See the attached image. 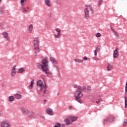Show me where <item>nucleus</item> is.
<instances>
[{"label":"nucleus","mask_w":127,"mask_h":127,"mask_svg":"<svg viewBox=\"0 0 127 127\" xmlns=\"http://www.w3.org/2000/svg\"><path fill=\"white\" fill-rule=\"evenodd\" d=\"M16 96H20V95H19L18 94H16Z\"/></svg>","instance_id":"46"},{"label":"nucleus","mask_w":127,"mask_h":127,"mask_svg":"<svg viewBox=\"0 0 127 127\" xmlns=\"http://www.w3.org/2000/svg\"><path fill=\"white\" fill-rule=\"evenodd\" d=\"M95 50L97 51V52H99V51H100V50H101V46H99L97 47Z\"/></svg>","instance_id":"30"},{"label":"nucleus","mask_w":127,"mask_h":127,"mask_svg":"<svg viewBox=\"0 0 127 127\" xmlns=\"http://www.w3.org/2000/svg\"><path fill=\"white\" fill-rule=\"evenodd\" d=\"M81 98H82L81 96H75V100L80 104H82V102L81 101Z\"/></svg>","instance_id":"16"},{"label":"nucleus","mask_w":127,"mask_h":127,"mask_svg":"<svg viewBox=\"0 0 127 127\" xmlns=\"http://www.w3.org/2000/svg\"><path fill=\"white\" fill-rule=\"evenodd\" d=\"M111 30L113 32V33L116 32V31L115 30V29L114 28H113L112 27H111Z\"/></svg>","instance_id":"39"},{"label":"nucleus","mask_w":127,"mask_h":127,"mask_svg":"<svg viewBox=\"0 0 127 127\" xmlns=\"http://www.w3.org/2000/svg\"><path fill=\"white\" fill-rule=\"evenodd\" d=\"M27 1V0H20L21 5H22V6H23L24 5H25V3Z\"/></svg>","instance_id":"23"},{"label":"nucleus","mask_w":127,"mask_h":127,"mask_svg":"<svg viewBox=\"0 0 127 127\" xmlns=\"http://www.w3.org/2000/svg\"><path fill=\"white\" fill-rule=\"evenodd\" d=\"M113 122H114V117H109L104 120L103 124H107V123H113Z\"/></svg>","instance_id":"8"},{"label":"nucleus","mask_w":127,"mask_h":127,"mask_svg":"<svg viewBox=\"0 0 127 127\" xmlns=\"http://www.w3.org/2000/svg\"><path fill=\"white\" fill-rule=\"evenodd\" d=\"M15 98L19 100L21 99V96H15Z\"/></svg>","instance_id":"35"},{"label":"nucleus","mask_w":127,"mask_h":127,"mask_svg":"<svg viewBox=\"0 0 127 127\" xmlns=\"http://www.w3.org/2000/svg\"><path fill=\"white\" fill-rule=\"evenodd\" d=\"M46 102H47L46 100H44V104H46Z\"/></svg>","instance_id":"44"},{"label":"nucleus","mask_w":127,"mask_h":127,"mask_svg":"<svg viewBox=\"0 0 127 127\" xmlns=\"http://www.w3.org/2000/svg\"><path fill=\"white\" fill-rule=\"evenodd\" d=\"M94 60H95L96 61H99V60H100V59L98 58H95Z\"/></svg>","instance_id":"38"},{"label":"nucleus","mask_w":127,"mask_h":127,"mask_svg":"<svg viewBox=\"0 0 127 127\" xmlns=\"http://www.w3.org/2000/svg\"><path fill=\"white\" fill-rule=\"evenodd\" d=\"M114 64L112 62H110L108 64L107 69L108 71H112L114 69Z\"/></svg>","instance_id":"11"},{"label":"nucleus","mask_w":127,"mask_h":127,"mask_svg":"<svg viewBox=\"0 0 127 127\" xmlns=\"http://www.w3.org/2000/svg\"><path fill=\"white\" fill-rule=\"evenodd\" d=\"M32 30H33V25L30 24L28 28L29 33H32Z\"/></svg>","instance_id":"19"},{"label":"nucleus","mask_w":127,"mask_h":127,"mask_svg":"<svg viewBox=\"0 0 127 127\" xmlns=\"http://www.w3.org/2000/svg\"><path fill=\"white\" fill-rule=\"evenodd\" d=\"M2 35L7 41H9V40H10V38H9V36H8V33L7 32L5 31L3 32Z\"/></svg>","instance_id":"12"},{"label":"nucleus","mask_w":127,"mask_h":127,"mask_svg":"<svg viewBox=\"0 0 127 127\" xmlns=\"http://www.w3.org/2000/svg\"><path fill=\"white\" fill-rule=\"evenodd\" d=\"M119 57V49H116L113 53V58L116 59Z\"/></svg>","instance_id":"13"},{"label":"nucleus","mask_w":127,"mask_h":127,"mask_svg":"<svg viewBox=\"0 0 127 127\" xmlns=\"http://www.w3.org/2000/svg\"><path fill=\"white\" fill-rule=\"evenodd\" d=\"M34 79H33L31 81V84L29 86V89H31L32 88H33V85H34Z\"/></svg>","instance_id":"20"},{"label":"nucleus","mask_w":127,"mask_h":127,"mask_svg":"<svg viewBox=\"0 0 127 127\" xmlns=\"http://www.w3.org/2000/svg\"><path fill=\"white\" fill-rule=\"evenodd\" d=\"M123 125L125 127H127V120L124 121L123 123Z\"/></svg>","instance_id":"36"},{"label":"nucleus","mask_w":127,"mask_h":127,"mask_svg":"<svg viewBox=\"0 0 127 127\" xmlns=\"http://www.w3.org/2000/svg\"><path fill=\"white\" fill-rule=\"evenodd\" d=\"M98 101H99V102H102V101H103V99L100 98V99L98 100Z\"/></svg>","instance_id":"42"},{"label":"nucleus","mask_w":127,"mask_h":127,"mask_svg":"<svg viewBox=\"0 0 127 127\" xmlns=\"http://www.w3.org/2000/svg\"><path fill=\"white\" fill-rule=\"evenodd\" d=\"M85 60H87V61H90V60H91V59L87 57H84L83 59L82 60V61H83V62H84V61H85Z\"/></svg>","instance_id":"27"},{"label":"nucleus","mask_w":127,"mask_h":127,"mask_svg":"<svg viewBox=\"0 0 127 127\" xmlns=\"http://www.w3.org/2000/svg\"><path fill=\"white\" fill-rule=\"evenodd\" d=\"M98 51H96V50L94 51V55L95 56H97V55H98L97 53H98Z\"/></svg>","instance_id":"37"},{"label":"nucleus","mask_w":127,"mask_h":127,"mask_svg":"<svg viewBox=\"0 0 127 127\" xmlns=\"http://www.w3.org/2000/svg\"><path fill=\"white\" fill-rule=\"evenodd\" d=\"M47 113L48 115H50V116H53V111H52V109H48L47 110Z\"/></svg>","instance_id":"18"},{"label":"nucleus","mask_w":127,"mask_h":127,"mask_svg":"<svg viewBox=\"0 0 127 127\" xmlns=\"http://www.w3.org/2000/svg\"><path fill=\"white\" fill-rule=\"evenodd\" d=\"M69 119H70L71 122H75L76 120H77V117H73V116H69Z\"/></svg>","instance_id":"21"},{"label":"nucleus","mask_w":127,"mask_h":127,"mask_svg":"<svg viewBox=\"0 0 127 127\" xmlns=\"http://www.w3.org/2000/svg\"><path fill=\"white\" fill-rule=\"evenodd\" d=\"M85 17L87 18L90 17V12H93V8L90 5H87L84 9Z\"/></svg>","instance_id":"5"},{"label":"nucleus","mask_w":127,"mask_h":127,"mask_svg":"<svg viewBox=\"0 0 127 127\" xmlns=\"http://www.w3.org/2000/svg\"><path fill=\"white\" fill-rule=\"evenodd\" d=\"M54 66H55L56 68H57L58 71H60L59 69H58V66H57V65H54Z\"/></svg>","instance_id":"40"},{"label":"nucleus","mask_w":127,"mask_h":127,"mask_svg":"<svg viewBox=\"0 0 127 127\" xmlns=\"http://www.w3.org/2000/svg\"><path fill=\"white\" fill-rule=\"evenodd\" d=\"M64 122L65 123V125L66 126H69V125H71V124H72L71 119H70L69 117L65 119Z\"/></svg>","instance_id":"14"},{"label":"nucleus","mask_w":127,"mask_h":127,"mask_svg":"<svg viewBox=\"0 0 127 127\" xmlns=\"http://www.w3.org/2000/svg\"><path fill=\"white\" fill-rule=\"evenodd\" d=\"M86 90L87 92H91L92 90V88H91V86H88Z\"/></svg>","instance_id":"29"},{"label":"nucleus","mask_w":127,"mask_h":127,"mask_svg":"<svg viewBox=\"0 0 127 127\" xmlns=\"http://www.w3.org/2000/svg\"><path fill=\"white\" fill-rule=\"evenodd\" d=\"M34 56L37 57L38 53L40 52V48H39V38H35L34 39Z\"/></svg>","instance_id":"2"},{"label":"nucleus","mask_w":127,"mask_h":127,"mask_svg":"<svg viewBox=\"0 0 127 127\" xmlns=\"http://www.w3.org/2000/svg\"><path fill=\"white\" fill-rule=\"evenodd\" d=\"M21 110L24 114L28 115L30 118H35V117H36V115L34 114L33 112H30L28 110L24 108H22Z\"/></svg>","instance_id":"6"},{"label":"nucleus","mask_w":127,"mask_h":127,"mask_svg":"<svg viewBox=\"0 0 127 127\" xmlns=\"http://www.w3.org/2000/svg\"><path fill=\"white\" fill-rule=\"evenodd\" d=\"M69 110H72V106L69 107Z\"/></svg>","instance_id":"43"},{"label":"nucleus","mask_w":127,"mask_h":127,"mask_svg":"<svg viewBox=\"0 0 127 127\" xmlns=\"http://www.w3.org/2000/svg\"><path fill=\"white\" fill-rule=\"evenodd\" d=\"M96 37H101L102 36V35L100 33H97L96 35Z\"/></svg>","instance_id":"31"},{"label":"nucleus","mask_w":127,"mask_h":127,"mask_svg":"<svg viewBox=\"0 0 127 127\" xmlns=\"http://www.w3.org/2000/svg\"><path fill=\"white\" fill-rule=\"evenodd\" d=\"M9 102H13V101H14V97L12 96H10L9 97Z\"/></svg>","instance_id":"26"},{"label":"nucleus","mask_w":127,"mask_h":127,"mask_svg":"<svg viewBox=\"0 0 127 127\" xmlns=\"http://www.w3.org/2000/svg\"><path fill=\"white\" fill-rule=\"evenodd\" d=\"M51 61L53 63V64L54 65H55V64H58V61L55 60V59L53 57H51Z\"/></svg>","instance_id":"17"},{"label":"nucleus","mask_w":127,"mask_h":127,"mask_svg":"<svg viewBox=\"0 0 127 127\" xmlns=\"http://www.w3.org/2000/svg\"><path fill=\"white\" fill-rule=\"evenodd\" d=\"M3 13V9L0 7V14H2Z\"/></svg>","instance_id":"32"},{"label":"nucleus","mask_w":127,"mask_h":127,"mask_svg":"<svg viewBox=\"0 0 127 127\" xmlns=\"http://www.w3.org/2000/svg\"><path fill=\"white\" fill-rule=\"evenodd\" d=\"M21 10L23 12H28V11L27 10V9L26 7L23 6L21 8Z\"/></svg>","instance_id":"24"},{"label":"nucleus","mask_w":127,"mask_h":127,"mask_svg":"<svg viewBox=\"0 0 127 127\" xmlns=\"http://www.w3.org/2000/svg\"><path fill=\"white\" fill-rule=\"evenodd\" d=\"M26 8L27 9V10H29L30 8L29 7V6H27L26 7Z\"/></svg>","instance_id":"41"},{"label":"nucleus","mask_w":127,"mask_h":127,"mask_svg":"<svg viewBox=\"0 0 127 127\" xmlns=\"http://www.w3.org/2000/svg\"><path fill=\"white\" fill-rule=\"evenodd\" d=\"M1 127H11V126L7 121H3L1 123Z\"/></svg>","instance_id":"10"},{"label":"nucleus","mask_w":127,"mask_h":127,"mask_svg":"<svg viewBox=\"0 0 127 127\" xmlns=\"http://www.w3.org/2000/svg\"><path fill=\"white\" fill-rule=\"evenodd\" d=\"M56 31L57 33L55 34L54 37L56 38H60V37H61V29L60 28H56Z\"/></svg>","instance_id":"7"},{"label":"nucleus","mask_w":127,"mask_h":127,"mask_svg":"<svg viewBox=\"0 0 127 127\" xmlns=\"http://www.w3.org/2000/svg\"><path fill=\"white\" fill-rule=\"evenodd\" d=\"M125 109H127V97H125Z\"/></svg>","instance_id":"28"},{"label":"nucleus","mask_w":127,"mask_h":127,"mask_svg":"<svg viewBox=\"0 0 127 127\" xmlns=\"http://www.w3.org/2000/svg\"><path fill=\"white\" fill-rule=\"evenodd\" d=\"M113 33L114 34V35H115V36H117V37H119V34H118V32H117V31H115V32Z\"/></svg>","instance_id":"34"},{"label":"nucleus","mask_w":127,"mask_h":127,"mask_svg":"<svg viewBox=\"0 0 127 127\" xmlns=\"http://www.w3.org/2000/svg\"><path fill=\"white\" fill-rule=\"evenodd\" d=\"M25 71V69L23 68H20L18 69V70L17 71V72L19 74L20 73H23Z\"/></svg>","instance_id":"22"},{"label":"nucleus","mask_w":127,"mask_h":127,"mask_svg":"<svg viewBox=\"0 0 127 127\" xmlns=\"http://www.w3.org/2000/svg\"><path fill=\"white\" fill-rule=\"evenodd\" d=\"M16 75V65H14L11 71V77H14Z\"/></svg>","instance_id":"9"},{"label":"nucleus","mask_w":127,"mask_h":127,"mask_svg":"<svg viewBox=\"0 0 127 127\" xmlns=\"http://www.w3.org/2000/svg\"><path fill=\"white\" fill-rule=\"evenodd\" d=\"M96 104H99L100 102H99V101L98 100V101H96Z\"/></svg>","instance_id":"45"},{"label":"nucleus","mask_w":127,"mask_h":127,"mask_svg":"<svg viewBox=\"0 0 127 127\" xmlns=\"http://www.w3.org/2000/svg\"><path fill=\"white\" fill-rule=\"evenodd\" d=\"M103 3V0H99L98 2V5L100 6Z\"/></svg>","instance_id":"33"},{"label":"nucleus","mask_w":127,"mask_h":127,"mask_svg":"<svg viewBox=\"0 0 127 127\" xmlns=\"http://www.w3.org/2000/svg\"><path fill=\"white\" fill-rule=\"evenodd\" d=\"M48 63V60H47V58H46L42 61V64L39 63L37 64V67H38L39 69H41L43 72H45V73L47 75H52V72H51L49 70Z\"/></svg>","instance_id":"1"},{"label":"nucleus","mask_w":127,"mask_h":127,"mask_svg":"<svg viewBox=\"0 0 127 127\" xmlns=\"http://www.w3.org/2000/svg\"><path fill=\"white\" fill-rule=\"evenodd\" d=\"M37 85L39 87H41L40 91L41 92H42V91H44V94H46V93L48 92V90L46 89V85L43 84V82L42 81V80H38L37 82Z\"/></svg>","instance_id":"4"},{"label":"nucleus","mask_w":127,"mask_h":127,"mask_svg":"<svg viewBox=\"0 0 127 127\" xmlns=\"http://www.w3.org/2000/svg\"><path fill=\"white\" fill-rule=\"evenodd\" d=\"M45 3L48 7H51L52 6V3L50 0H45Z\"/></svg>","instance_id":"15"},{"label":"nucleus","mask_w":127,"mask_h":127,"mask_svg":"<svg viewBox=\"0 0 127 127\" xmlns=\"http://www.w3.org/2000/svg\"><path fill=\"white\" fill-rule=\"evenodd\" d=\"M2 1V0H0V2H1Z\"/></svg>","instance_id":"47"},{"label":"nucleus","mask_w":127,"mask_h":127,"mask_svg":"<svg viewBox=\"0 0 127 127\" xmlns=\"http://www.w3.org/2000/svg\"><path fill=\"white\" fill-rule=\"evenodd\" d=\"M74 61H75V62H77V63H83V61L78 59H74Z\"/></svg>","instance_id":"25"},{"label":"nucleus","mask_w":127,"mask_h":127,"mask_svg":"<svg viewBox=\"0 0 127 127\" xmlns=\"http://www.w3.org/2000/svg\"><path fill=\"white\" fill-rule=\"evenodd\" d=\"M86 86H79L77 90L75 92V96H84L85 91H86Z\"/></svg>","instance_id":"3"}]
</instances>
